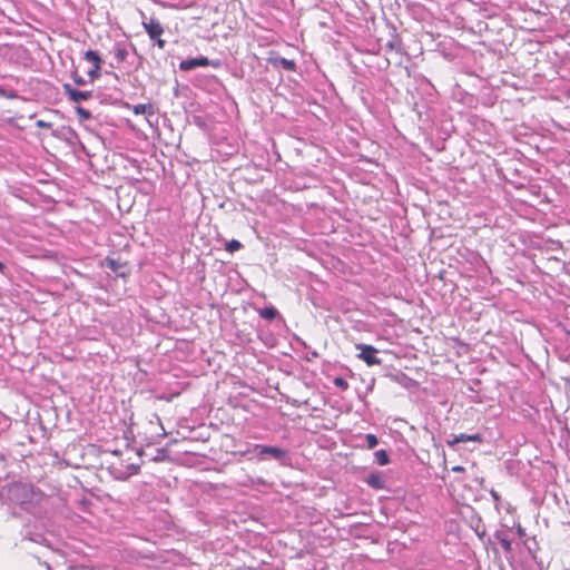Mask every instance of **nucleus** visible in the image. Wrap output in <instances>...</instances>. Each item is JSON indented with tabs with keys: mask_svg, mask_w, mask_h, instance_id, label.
Wrapping results in <instances>:
<instances>
[{
	"mask_svg": "<svg viewBox=\"0 0 570 570\" xmlns=\"http://www.w3.org/2000/svg\"><path fill=\"white\" fill-rule=\"evenodd\" d=\"M494 538L501 544L503 551L507 554H510L512 552V542L504 532H495Z\"/></svg>",
	"mask_w": 570,
	"mask_h": 570,
	"instance_id": "nucleus-11",
	"label": "nucleus"
},
{
	"mask_svg": "<svg viewBox=\"0 0 570 570\" xmlns=\"http://www.w3.org/2000/svg\"><path fill=\"white\" fill-rule=\"evenodd\" d=\"M490 494L492 497V499L494 500L495 503H499L500 502V495L499 493L495 491V490H490Z\"/></svg>",
	"mask_w": 570,
	"mask_h": 570,
	"instance_id": "nucleus-22",
	"label": "nucleus"
},
{
	"mask_svg": "<svg viewBox=\"0 0 570 570\" xmlns=\"http://www.w3.org/2000/svg\"><path fill=\"white\" fill-rule=\"evenodd\" d=\"M483 441V438L480 433H475V434H466V433H460L458 435H454L452 440H448L446 441V444L449 446H455L456 444L459 443H463V442H482Z\"/></svg>",
	"mask_w": 570,
	"mask_h": 570,
	"instance_id": "nucleus-8",
	"label": "nucleus"
},
{
	"mask_svg": "<svg viewBox=\"0 0 570 570\" xmlns=\"http://www.w3.org/2000/svg\"><path fill=\"white\" fill-rule=\"evenodd\" d=\"M452 471H453V472H463V471H464V468H463V466H461V465H455V466H453V468H452Z\"/></svg>",
	"mask_w": 570,
	"mask_h": 570,
	"instance_id": "nucleus-26",
	"label": "nucleus"
},
{
	"mask_svg": "<svg viewBox=\"0 0 570 570\" xmlns=\"http://www.w3.org/2000/svg\"><path fill=\"white\" fill-rule=\"evenodd\" d=\"M356 350L360 351L358 358L364 361L368 366L380 365L382 363V361L375 355L379 351L374 346L357 344Z\"/></svg>",
	"mask_w": 570,
	"mask_h": 570,
	"instance_id": "nucleus-4",
	"label": "nucleus"
},
{
	"mask_svg": "<svg viewBox=\"0 0 570 570\" xmlns=\"http://www.w3.org/2000/svg\"><path fill=\"white\" fill-rule=\"evenodd\" d=\"M258 483L264 484L265 482L263 479H258Z\"/></svg>",
	"mask_w": 570,
	"mask_h": 570,
	"instance_id": "nucleus-30",
	"label": "nucleus"
},
{
	"mask_svg": "<svg viewBox=\"0 0 570 570\" xmlns=\"http://www.w3.org/2000/svg\"><path fill=\"white\" fill-rule=\"evenodd\" d=\"M129 469L132 471L131 472L132 474H137L139 471V466H137V465H130Z\"/></svg>",
	"mask_w": 570,
	"mask_h": 570,
	"instance_id": "nucleus-27",
	"label": "nucleus"
},
{
	"mask_svg": "<svg viewBox=\"0 0 570 570\" xmlns=\"http://www.w3.org/2000/svg\"><path fill=\"white\" fill-rule=\"evenodd\" d=\"M114 55H115L117 62L121 63L127 59L128 51L124 46L117 43L114 49Z\"/></svg>",
	"mask_w": 570,
	"mask_h": 570,
	"instance_id": "nucleus-14",
	"label": "nucleus"
},
{
	"mask_svg": "<svg viewBox=\"0 0 570 570\" xmlns=\"http://www.w3.org/2000/svg\"><path fill=\"white\" fill-rule=\"evenodd\" d=\"M3 92V90L0 88V95Z\"/></svg>",
	"mask_w": 570,
	"mask_h": 570,
	"instance_id": "nucleus-32",
	"label": "nucleus"
},
{
	"mask_svg": "<svg viewBox=\"0 0 570 570\" xmlns=\"http://www.w3.org/2000/svg\"><path fill=\"white\" fill-rule=\"evenodd\" d=\"M253 451L255 452L259 461L273 459L277 461L281 465H291V456L288 454V451H286L285 449L266 444H254Z\"/></svg>",
	"mask_w": 570,
	"mask_h": 570,
	"instance_id": "nucleus-2",
	"label": "nucleus"
},
{
	"mask_svg": "<svg viewBox=\"0 0 570 570\" xmlns=\"http://www.w3.org/2000/svg\"><path fill=\"white\" fill-rule=\"evenodd\" d=\"M4 268H6L4 264L2 262H0V273L1 274H3Z\"/></svg>",
	"mask_w": 570,
	"mask_h": 570,
	"instance_id": "nucleus-29",
	"label": "nucleus"
},
{
	"mask_svg": "<svg viewBox=\"0 0 570 570\" xmlns=\"http://www.w3.org/2000/svg\"><path fill=\"white\" fill-rule=\"evenodd\" d=\"M131 109L135 115L154 116L156 114V109L153 104H138L132 106Z\"/></svg>",
	"mask_w": 570,
	"mask_h": 570,
	"instance_id": "nucleus-10",
	"label": "nucleus"
},
{
	"mask_svg": "<svg viewBox=\"0 0 570 570\" xmlns=\"http://www.w3.org/2000/svg\"><path fill=\"white\" fill-rule=\"evenodd\" d=\"M83 58L91 63V69L88 71L89 78L91 80L97 79L99 77V70L102 63L100 55L96 50H87L83 53Z\"/></svg>",
	"mask_w": 570,
	"mask_h": 570,
	"instance_id": "nucleus-5",
	"label": "nucleus"
},
{
	"mask_svg": "<svg viewBox=\"0 0 570 570\" xmlns=\"http://www.w3.org/2000/svg\"><path fill=\"white\" fill-rule=\"evenodd\" d=\"M568 314L570 315V311L568 312Z\"/></svg>",
	"mask_w": 570,
	"mask_h": 570,
	"instance_id": "nucleus-33",
	"label": "nucleus"
},
{
	"mask_svg": "<svg viewBox=\"0 0 570 570\" xmlns=\"http://www.w3.org/2000/svg\"><path fill=\"white\" fill-rule=\"evenodd\" d=\"M483 534H484V532L480 533V532L476 530V535L481 537V535H483Z\"/></svg>",
	"mask_w": 570,
	"mask_h": 570,
	"instance_id": "nucleus-31",
	"label": "nucleus"
},
{
	"mask_svg": "<svg viewBox=\"0 0 570 570\" xmlns=\"http://www.w3.org/2000/svg\"><path fill=\"white\" fill-rule=\"evenodd\" d=\"M258 313L261 317L268 321H273L278 316V311L274 306L261 308Z\"/></svg>",
	"mask_w": 570,
	"mask_h": 570,
	"instance_id": "nucleus-13",
	"label": "nucleus"
},
{
	"mask_svg": "<svg viewBox=\"0 0 570 570\" xmlns=\"http://www.w3.org/2000/svg\"><path fill=\"white\" fill-rule=\"evenodd\" d=\"M274 63L276 66L282 67L283 69H285L287 71H294L296 69V62L294 60H291V59L284 58V57L276 58L274 60Z\"/></svg>",
	"mask_w": 570,
	"mask_h": 570,
	"instance_id": "nucleus-12",
	"label": "nucleus"
},
{
	"mask_svg": "<svg viewBox=\"0 0 570 570\" xmlns=\"http://www.w3.org/2000/svg\"><path fill=\"white\" fill-rule=\"evenodd\" d=\"M37 127L39 128H49L50 127V124L49 122H46L45 120H38L36 122Z\"/></svg>",
	"mask_w": 570,
	"mask_h": 570,
	"instance_id": "nucleus-23",
	"label": "nucleus"
},
{
	"mask_svg": "<svg viewBox=\"0 0 570 570\" xmlns=\"http://www.w3.org/2000/svg\"><path fill=\"white\" fill-rule=\"evenodd\" d=\"M8 498L12 503L30 512L43 502L46 494L32 484L18 482L9 487Z\"/></svg>",
	"mask_w": 570,
	"mask_h": 570,
	"instance_id": "nucleus-1",
	"label": "nucleus"
},
{
	"mask_svg": "<svg viewBox=\"0 0 570 570\" xmlns=\"http://www.w3.org/2000/svg\"><path fill=\"white\" fill-rule=\"evenodd\" d=\"M76 112L77 115L79 116L80 119L82 120H89L91 119L92 115L89 110L82 108V107H76Z\"/></svg>",
	"mask_w": 570,
	"mask_h": 570,
	"instance_id": "nucleus-17",
	"label": "nucleus"
},
{
	"mask_svg": "<svg viewBox=\"0 0 570 570\" xmlns=\"http://www.w3.org/2000/svg\"><path fill=\"white\" fill-rule=\"evenodd\" d=\"M220 65L222 63L219 60H209L208 58L200 56L197 58H189V59L180 61L179 69L183 71H189V70H193L198 67H207V66H212L214 68H219Z\"/></svg>",
	"mask_w": 570,
	"mask_h": 570,
	"instance_id": "nucleus-3",
	"label": "nucleus"
},
{
	"mask_svg": "<svg viewBox=\"0 0 570 570\" xmlns=\"http://www.w3.org/2000/svg\"><path fill=\"white\" fill-rule=\"evenodd\" d=\"M364 439H365L367 449H374L379 444V439L374 434L368 433L364 436Z\"/></svg>",
	"mask_w": 570,
	"mask_h": 570,
	"instance_id": "nucleus-16",
	"label": "nucleus"
},
{
	"mask_svg": "<svg viewBox=\"0 0 570 570\" xmlns=\"http://www.w3.org/2000/svg\"><path fill=\"white\" fill-rule=\"evenodd\" d=\"M239 453H240V455H247L249 453H255V452L253 451V446H248L247 449H244V451H240Z\"/></svg>",
	"mask_w": 570,
	"mask_h": 570,
	"instance_id": "nucleus-25",
	"label": "nucleus"
},
{
	"mask_svg": "<svg viewBox=\"0 0 570 570\" xmlns=\"http://www.w3.org/2000/svg\"><path fill=\"white\" fill-rule=\"evenodd\" d=\"M118 263L115 259H108V267L112 269L114 272H117L118 269Z\"/></svg>",
	"mask_w": 570,
	"mask_h": 570,
	"instance_id": "nucleus-20",
	"label": "nucleus"
},
{
	"mask_svg": "<svg viewBox=\"0 0 570 570\" xmlns=\"http://www.w3.org/2000/svg\"><path fill=\"white\" fill-rule=\"evenodd\" d=\"M62 88H63V92L68 97V99L73 101V102H79V101L88 100L92 96L91 91H80V90H77L70 83H65L62 86Z\"/></svg>",
	"mask_w": 570,
	"mask_h": 570,
	"instance_id": "nucleus-7",
	"label": "nucleus"
},
{
	"mask_svg": "<svg viewBox=\"0 0 570 570\" xmlns=\"http://www.w3.org/2000/svg\"><path fill=\"white\" fill-rule=\"evenodd\" d=\"M334 385L340 387L341 390H347L348 389V383L343 377H335L334 379Z\"/></svg>",
	"mask_w": 570,
	"mask_h": 570,
	"instance_id": "nucleus-19",
	"label": "nucleus"
},
{
	"mask_svg": "<svg viewBox=\"0 0 570 570\" xmlns=\"http://www.w3.org/2000/svg\"><path fill=\"white\" fill-rule=\"evenodd\" d=\"M73 80L78 86H83L86 83V80L81 76H78V75L73 76Z\"/></svg>",
	"mask_w": 570,
	"mask_h": 570,
	"instance_id": "nucleus-21",
	"label": "nucleus"
},
{
	"mask_svg": "<svg viewBox=\"0 0 570 570\" xmlns=\"http://www.w3.org/2000/svg\"><path fill=\"white\" fill-rule=\"evenodd\" d=\"M242 246H243V245H242V243H240V242H238V240H236V239H232L230 242H228V243L226 244V250H227V252H229V253H234V252H236V250L240 249V248H242Z\"/></svg>",
	"mask_w": 570,
	"mask_h": 570,
	"instance_id": "nucleus-18",
	"label": "nucleus"
},
{
	"mask_svg": "<svg viewBox=\"0 0 570 570\" xmlns=\"http://www.w3.org/2000/svg\"><path fill=\"white\" fill-rule=\"evenodd\" d=\"M365 482L367 483V485H370L371 488H373L375 490H381V489H384V487H385V481H384V478L381 474V472L370 473L366 476Z\"/></svg>",
	"mask_w": 570,
	"mask_h": 570,
	"instance_id": "nucleus-9",
	"label": "nucleus"
},
{
	"mask_svg": "<svg viewBox=\"0 0 570 570\" xmlns=\"http://www.w3.org/2000/svg\"><path fill=\"white\" fill-rule=\"evenodd\" d=\"M156 41V45L160 48V49H164L165 46H166V42L165 40L161 39V37H159L158 39H154Z\"/></svg>",
	"mask_w": 570,
	"mask_h": 570,
	"instance_id": "nucleus-24",
	"label": "nucleus"
},
{
	"mask_svg": "<svg viewBox=\"0 0 570 570\" xmlns=\"http://www.w3.org/2000/svg\"><path fill=\"white\" fill-rule=\"evenodd\" d=\"M142 27L150 39H158L164 33L161 23L154 17L142 21Z\"/></svg>",
	"mask_w": 570,
	"mask_h": 570,
	"instance_id": "nucleus-6",
	"label": "nucleus"
},
{
	"mask_svg": "<svg viewBox=\"0 0 570 570\" xmlns=\"http://www.w3.org/2000/svg\"><path fill=\"white\" fill-rule=\"evenodd\" d=\"M518 534L520 537H523L525 534L524 529L522 527H520V525L518 527Z\"/></svg>",
	"mask_w": 570,
	"mask_h": 570,
	"instance_id": "nucleus-28",
	"label": "nucleus"
},
{
	"mask_svg": "<svg viewBox=\"0 0 570 570\" xmlns=\"http://www.w3.org/2000/svg\"><path fill=\"white\" fill-rule=\"evenodd\" d=\"M375 461L380 465H386L390 462L389 453L385 450H379L374 453Z\"/></svg>",
	"mask_w": 570,
	"mask_h": 570,
	"instance_id": "nucleus-15",
	"label": "nucleus"
}]
</instances>
